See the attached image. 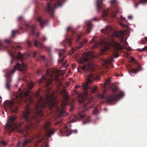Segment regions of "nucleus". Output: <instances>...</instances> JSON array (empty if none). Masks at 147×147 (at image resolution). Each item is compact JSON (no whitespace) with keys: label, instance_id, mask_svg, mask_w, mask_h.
<instances>
[{"label":"nucleus","instance_id":"nucleus-1","mask_svg":"<svg viewBox=\"0 0 147 147\" xmlns=\"http://www.w3.org/2000/svg\"><path fill=\"white\" fill-rule=\"evenodd\" d=\"M63 70L53 69H47L46 75L43 76L39 81V83H45L46 87L44 90L45 97L43 98L40 94L39 90L37 91L35 94V97L38 99L35 113L34 115L30 114L29 106L27 104L24 111L20 117L21 121L18 125L15 122L17 118L16 117H9V132L13 131L16 126L21 127L24 123V121L28 124L26 126L27 130L33 126L34 123H39L44 117L42 111L43 109L45 107H47L51 110H53L55 108L60 115L64 116L66 115L65 107L67 104V101L69 97L67 94L65 89L63 88L60 92V93L62 95L63 99L62 101L61 108L60 109L55 105V99L54 97L55 92H51V89L48 87L52 83L53 79L56 81L59 80V74L63 75L65 74V72Z\"/></svg>","mask_w":147,"mask_h":147},{"label":"nucleus","instance_id":"nucleus-2","mask_svg":"<svg viewBox=\"0 0 147 147\" xmlns=\"http://www.w3.org/2000/svg\"><path fill=\"white\" fill-rule=\"evenodd\" d=\"M33 100L29 95V91H22L16 95L14 100L5 101L4 103V107L5 109H9L12 112L17 113L19 105H22L24 103L28 101L32 103Z\"/></svg>","mask_w":147,"mask_h":147},{"label":"nucleus","instance_id":"nucleus-3","mask_svg":"<svg viewBox=\"0 0 147 147\" xmlns=\"http://www.w3.org/2000/svg\"><path fill=\"white\" fill-rule=\"evenodd\" d=\"M11 56L12 59L11 61V63H12L13 60H16V61L20 60L22 61V65H21L20 63H17L16 65L14 66V69L11 71L6 74V77L7 79L5 87L8 90L9 89L11 86V74L14 73L16 70H18L20 71H22V67L25 69L27 67V65L25 64L23 62V59L25 55H22L20 53H19L17 54V55L15 56L12 53L11 54Z\"/></svg>","mask_w":147,"mask_h":147},{"label":"nucleus","instance_id":"nucleus-4","mask_svg":"<svg viewBox=\"0 0 147 147\" xmlns=\"http://www.w3.org/2000/svg\"><path fill=\"white\" fill-rule=\"evenodd\" d=\"M113 31V29L111 27L108 26L105 29H103L101 30V32L102 33H105L108 34V36L111 37L110 39L111 41L113 40V38L114 37L119 38H120V41L124 42V46H126L128 44L126 41H125V32L122 31H115L113 33H111Z\"/></svg>","mask_w":147,"mask_h":147},{"label":"nucleus","instance_id":"nucleus-5","mask_svg":"<svg viewBox=\"0 0 147 147\" xmlns=\"http://www.w3.org/2000/svg\"><path fill=\"white\" fill-rule=\"evenodd\" d=\"M96 75L92 72H90L87 78V81L82 83V88L85 91L84 95L86 97L88 96L89 93L93 94L95 93L97 90V87L95 86L92 88H91L89 84L92 81L96 79Z\"/></svg>","mask_w":147,"mask_h":147},{"label":"nucleus","instance_id":"nucleus-6","mask_svg":"<svg viewBox=\"0 0 147 147\" xmlns=\"http://www.w3.org/2000/svg\"><path fill=\"white\" fill-rule=\"evenodd\" d=\"M47 1L48 0H45ZM51 1V0H49ZM65 0H58L55 4H54L51 2H48L46 7V10L50 13H53L55 9L62 6V1H64Z\"/></svg>","mask_w":147,"mask_h":147},{"label":"nucleus","instance_id":"nucleus-7","mask_svg":"<svg viewBox=\"0 0 147 147\" xmlns=\"http://www.w3.org/2000/svg\"><path fill=\"white\" fill-rule=\"evenodd\" d=\"M124 93L121 91L117 95L113 94L109 95L106 98V101L108 103H111L114 101H117L124 96Z\"/></svg>","mask_w":147,"mask_h":147},{"label":"nucleus","instance_id":"nucleus-8","mask_svg":"<svg viewBox=\"0 0 147 147\" xmlns=\"http://www.w3.org/2000/svg\"><path fill=\"white\" fill-rule=\"evenodd\" d=\"M50 123V122H47L44 124L43 126V129L49 137H50L51 135L53 134L55 132L54 129H53L51 128L49 126Z\"/></svg>","mask_w":147,"mask_h":147},{"label":"nucleus","instance_id":"nucleus-9","mask_svg":"<svg viewBox=\"0 0 147 147\" xmlns=\"http://www.w3.org/2000/svg\"><path fill=\"white\" fill-rule=\"evenodd\" d=\"M34 138H32L24 140L22 142L20 141H19L18 143V146H20L21 147H27V146L31 143L32 140L34 139Z\"/></svg>","mask_w":147,"mask_h":147},{"label":"nucleus","instance_id":"nucleus-10","mask_svg":"<svg viewBox=\"0 0 147 147\" xmlns=\"http://www.w3.org/2000/svg\"><path fill=\"white\" fill-rule=\"evenodd\" d=\"M25 26L27 28H29L30 29L31 33L32 35H36L37 36L39 35V33L36 34L35 31L36 29V24L29 25L28 24H25Z\"/></svg>","mask_w":147,"mask_h":147},{"label":"nucleus","instance_id":"nucleus-11","mask_svg":"<svg viewBox=\"0 0 147 147\" xmlns=\"http://www.w3.org/2000/svg\"><path fill=\"white\" fill-rule=\"evenodd\" d=\"M60 132L62 134L63 133L66 134H68L70 132V133H77V130H71L69 131L67 127L65 125H64L63 127H62V129H59Z\"/></svg>","mask_w":147,"mask_h":147},{"label":"nucleus","instance_id":"nucleus-12","mask_svg":"<svg viewBox=\"0 0 147 147\" xmlns=\"http://www.w3.org/2000/svg\"><path fill=\"white\" fill-rule=\"evenodd\" d=\"M37 22L40 27L42 28L47 24L48 21L46 19H37Z\"/></svg>","mask_w":147,"mask_h":147},{"label":"nucleus","instance_id":"nucleus-13","mask_svg":"<svg viewBox=\"0 0 147 147\" xmlns=\"http://www.w3.org/2000/svg\"><path fill=\"white\" fill-rule=\"evenodd\" d=\"M85 25L86 27V30L87 32L89 33L90 32L91 30L92 27V25L90 21H87L85 22Z\"/></svg>","mask_w":147,"mask_h":147},{"label":"nucleus","instance_id":"nucleus-14","mask_svg":"<svg viewBox=\"0 0 147 147\" xmlns=\"http://www.w3.org/2000/svg\"><path fill=\"white\" fill-rule=\"evenodd\" d=\"M85 117V115L84 114L82 115L81 114H78L76 115L74 119H73L71 120L72 122H74L76 121L77 120H80L82 119Z\"/></svg>","mask_w":147,"mask_h":147},{"label":"nucleus","instance_id":"nucleus-15","mask_svg":"<svg viewBox=\"0 0 147 147\" xmlns=\"http://www.w3.org/2000/svg\"><path fill=\"white\" fill-rule=\"evenodd\" d=\"M135 64L138 66V68H132L131 69V71H129V74L131 73H132L134 74H136L138 71L140 70L141 69V67L137 63L135 62Z\"/></svg>","mask_w":147,"mask_h":147},{"label":"nucleus","instance_id":"nucleus-16","mask_svg":"<svg viewBox=\"0 0 147 147\" xmlns=\"http://www.w3.org/2000/svg\"><path fill=\"white\" fill-rule=\"evenodd\" d=\"M97 9L98 11L99 9H100L101 7L103 6V4L102 3V0H97Z\"/></svg>","mask_w":147,"mask_h":147},{"label":"nucleus","instance_id":"nucleus-17","mask_svg":"<svg viewBox=\"0 0 147 147\" xmlns=\"http://www.w3.org/2000/svg\"><path fill=\"white\" fill-rule=\"evenodd\" d=\"M34 44L36 47H40L42 48H44V47L42 43L36 40H34Z\"/></svg>","mask_w":147,"mask_h":147},{"label":"nucleus","instance_id":"nucleus-18","mask_svg":"<svg viewBox=\"0 0 147 147\" xmlns=\"http://www.w3.org/2000/svg\"><path fill=\"white\" fill-rule=\"evenodd\" d=\"M64 43H66L71 46V45L72 41L71 39L70 38H66L65 40L64 41Z\"/></svg>","mask_w":147,"mask_h":147},{"label":"nucleus","instance_id":"nucleus-19","mask_svg":"<svg viewBox=\"0 0 147 147\" xmlns=\"http://www.w3.org/2000/svg\"><path fill=\"white\" fill-rule=\"evenodd\" d=\"M108 12V9H106L102 11V17L105 18L107 17V13Z\"/></svg>","mask_w":147,"mask_h":147},{"label":"nucleus","instance_id":"nucleus-20","mask_svg":"<svg viewBox=\"0 0 147 147\" xmlns=\"http://www.w3.org/2000/svg\"><path fill=\"white\" fill-rule=\"evenodd\" d=\"M66 57V56H64L62 58H60L59 60V63L62 62V66H65V64L67 62L66 61H63V60H64V58Z\"/></svg>","mask_w":147,"mask_h":147},{"label":"nucleus","instance_id":"nucleus-21","mask_svg":"<svg viewBox=\"0 0 147 147\" xmlns=\"http://www.w3.org/2000/svg\"><path fill=\"white\" fill-rule=\"evenodd\" d=\"M116 49L118 50H121L122 49V46L118 42L115 43Z\"/></svg>","mask_w":147,"mask_h":147},{"label":"nucleus","instance_id":"nucleus-22","mask_svg":"<svg viewBox=\"0 0 147 147\" xmlns=\"http://www.w3.org/2000/svg\"><path fill=\"white\" fill-rule=\"evenodd\" d=\"M82 69L83 70L86 71H90V70L89 65H84L82 67Z\"/></svg>","mask_w":147,"mask_h":147},{"label":"nucleus","instance_id":"nucleus-23","mask_svg":"<svg viewBox=\"0 0 147 147\" xmlns=\"http://www.w3.org/2000/svg\"><path fill=\"white\" fill-rule=\"evenodd\" d=\"M110 80L109 79L106 80H105V82L103 86H104V88L105 89L104 90V92H105L106 90H105V88H106V86L107 85V84L110 82Z\"/></svg>","mask_w":147,"mask_h":147},{"label":"nucleus","instance_id":"nucleus-24","mask_svg":"<svg viewBox=\"0 0 147 147\" xmlns=\"http://www.w3.org/2000/svg\"><path fill=\"white\" fill-rule=\"evenodd\" d=\"M146 3H147V0H140V2L138 3L135 5V7H137L138 4L140 3L144 4Z\"/></svg>","mask_w":147,"mask_h":147},{"label":"nucleus","instance_id":"nucleus-25","mask_svg":"<svg viewBox=\"0 0 147 147\" xmlns=\"http://www.w3.org/2000/svg\"><path fill=\"white\" fill-rule=\"evenodd\" d=\"M17 34H19L20 32L17 30H13L12 31L11 36H14Z\"/></svg>","mask_w":147,"mask_h":147},{"label":"nucleus","instance_id":"nucleus-26","mask_svg":"<svg viewBox=\"0 0 147 147\" xmlns=\"http://www.w3.org/2000/svg\"><path fill=\"white\" fill-rule=\"evenodd\" d=\"M111 89L113 92H115L117 89V87L116 86H114L111 87Z\"/></svg>","mask_w":147,"mask_h":147},{"label":"nucleus","instance_id":"nucleus-27","mask_svg":"<svg viewBox=\"0 0 147 147\" xmlns=\"http://www.w3.org/2000/svg\"><path fill=\"white\" fill-rule=\"evenodd\" d=\"M6 48V47L2 44L1 41H0V50H3Z\"/></svg>","mask_w":147,"mask_h":147},{"label":"nucleus","instance_id":"nucleus-28","mask_svg":"<svg viewBox=\"0 0 147 147\" xmlns=\"http://www.w3.org/2000/svg\"><path fill=\"white\" fill-rule=\"evenodd\" d=\"M98 113V109L96 107L94 108V109L93 112V114L96 115Z\"/></svg>","mask_w":147,"mask_h":147},{"label":"nucleus","instance_id":"nucleus-29","mask_svg":"<svg viewBox=\"0 0 147 147\" xmlns=\"http://www.w3.org/2000/svg\"><path fill=\"white\" fill-rule=\"evenodd\" d=\"M38 60H42L43 61H45V58L44 56L40 55L38 58Z\"/></svg>","mask_w":147,"mask_h":147},{"label":"nucleus","instance_id":"nucleus-30","mask_svg":"<svg viewBox=\"0 0 147 147\" xmlns=\"http://www.w3.org/2000/svg\"><path fill=\"white\" fill-rule=\"evenodd\" d=\"M65 51V49H63L61 50V51L59 52V57H61L64 54Z\"/></svg>","mask_w":147,"mask_h":147},{"label":"nucleus","instance_id":"nucleus-31","mask_svg":"<svg viewBox=\"0 0 147 147\" xmlns=\"http://www.w3.org/2000/svg\"><path fill=\"white\" fill-rule=\"evenodd\" d=\"M5 42L8 45H9L11 43V41L8 39H5L4 40Z\"/></svg>","mask_w":147,"mask_h":147},{"label":"nucleus","instance_id":"nucleus-32","mask_svg":"<svg viewBox=\"0 0 147 147\" xmlns=\"http://www.w3.org/2000/svg\"><path fill=\"white\" fill-rule=\"evenodd\" d=\"M123 48L128 51H130L131 50V48L129 47L123 46Z\"/></svg>","mask_w":147,"mask_h":147},{"label":"nucleus","instance_id":"nucleus-33","mask_svg":"<svg viewBox=\"0 0 147 147\" xmlns=\"http://www.w3.org/2000/svg\"><path fill=\"white\" fill-rule=\"evenodd\" d=\"M34 86V84L32 83H31L28 85V88L30 90Z\"/></svg>","mask_w":147,"mask_h":147},{"label":"nucleus","instance_id":"nucleus-34","mask_svg":"<svg viewBox=\"0 0 147 147\" xmlns=\"http://www.w3.org/2000/svg\"><path fill=\"white\" fill-rule=\"evenodd\" d=\"M69 31H73V28L71 26L68 27L67 30V32H68Z\"/></svg>","mask_w":147,"mask_h":147},{"label":"nucleus","instance_id":"nucleus-35","mask_svg":"<svg viewBox=\"0 0 147 147\" xmlns=\"http://www.w3.org/2000/svg\"><path fill=\"white\" fill-rule=\"evenodd\" d=\"M90 121V117H88V119L86 120V121L84 122L83 123V124H84L86 123H88Z\"/></svg>","mask_w":147,"mask_h":147},{"label":"nucleus","instance_id":"nucleus-36","mask_svg":"<svg viewBox=\"0 0 147 147\" xmlns=\"http://www.w3.org/2000/svg\"><path fill=\"white\" fill-rule=\"evenodd\" d=\"M96 38V37L95 36L91 40V42H94V43H96L97 42L96 40L95 39V38Z\"/></svg>","mask_w":147,"mask_h":147},{"label":"nucleus","instance_id":"nucleus-37","mask_svg":"<svg viewBox=\"0 0 147 147\" xmlns=\"http://www.w3.org/2000/svg\"><path fill=\"white\" fill-rule=\"evenodd\" d=\"M41 39L44 42L47 40V38L45 36H42V38Z\"/></svg>","mask_w":147,"mask_h":147},{"label":"nucleus","instance_id":"nucleus-38","mask_svg":"<svg viewBox=\"0 0 147 147\" xmlns=\"http://www.w3.org/2000/svg\"><path fill=\"white\" fill-rule=\"evenodd\" d=\"M22 80L26 81H28V80H29V78H28V77L26 76L24 77L23 78Z\"/></svg>","mask_w":147,"mask_h":147},{"label":"nucleus","instance_id":"nucleus-39","mask_svg":"<svg viewBox=\"0 0 147 147\" xmlns=\"http://www.w3.org/2000/svg\"><path fill=\"white\" fill-rule=\"evenodd\" d=\"M27 44L29 47H30L31 46V44L30 41L29 40H28L27 42Z\"/></svg>","mask_w":147,"mask_h":147},{"label":"nucleus","instance_id":"nucleus-40","mask_svg":"<svg viewBox=\"0 0 147 147\" xmlns=\"http://www.w3.org/2000/svg\"><path fill=\"white\" fill-rule=\"evenodd\" d=\"M78 101L79 103H82L84 102V100L83 98L81 99H80L78 100Z\"/></svg>","mask_w":147,"mask_h":147},{"label":"nucleus","instance_id":"nucleus-41","mask_svg":"<svg viewBox=\"0 0 147 147\" xmlns=\"http://www.w3.org/2000/svg\"><path fill=\"white\" fill-rule=\"evenodd\" d=\"M83 35V34L81 33L80 35H79V36L77 38V41H78V40H80V38H81V36Z\"/></svg>","mask_w":147,"mask_h":147},{"label":"nucleus","instance_id":"nucleus-42","mask_svg":"<svg viewBox=\"0 0 147 147\" xmlns=\"http://www.w3.org/2000/svg\"><path fill=\"white\" fill-rule=\"evenodd\" d=\"M1 143L2 145L4 146H5L6 145V143L4 141H1Z\"/></svg>","mask_w":147,"mask_h":147},{"label":"nucleus","instance_id":"nucleus-43","mask_svg":"<svg viewBox=\"0 0 147 147\" xmlns=\"http://www.w3.org/2000/svg\"><path fill=\"white\" fill-rule=\"evenodd\" d=\"M37 73L38 74H42V71L41 70H38L37 71Z\"/></svg>","mask_w":147,"mask_h":147},{"label":"nucleus","instance_id":"nucleus-44","mask_svg":"<svg viewBox=\"0 0 147 147\" xmlns=\"http://www.w3.org/2000/svg\"><path fill=\"white\" fill-rule=\"evenodd\" d=\"M61 122L62 121H57L55 123V125H56L59 124H60Z\"/></svg>","mask_w":147,"mask_h":147},{"label":"nucleus","instance_id":"nucleus-45","mask_svg":"<svg viewBox=\"0 0 147 147\" xmlns=\"http://www.w3.org/2000/svg\"><path fill=\"white\" fill-rule=\"evenodd\" d=\"M45 49L48 51H50V49L49 47H45Z\"/></svg>","mask_w":147,"mask_h":147},{"label":"nucleus","instance_id":"nucleus-46","mask_svg":"<svg viewBox=\"0 0 147 147\" xmlns=\"http://www.w3.org/2000/svg\"><path fill=\"white\" fill-rule=\"evenodd\" d=\"M37 54L35 52H34L33 53V56L34 57H36Z\"/></svg>","mask_w":147,"mask_h":147},{"label":"nucleus","instance_id":"nucleus-47","mask_svg":"<svg viewBox=\"0 0 147 147\" xmlns=\"http://www.w3.org/2000/svg\"><path fill=\"white\" fill-rule=\"evenodd\" d=\"M49 145L47 144H45L42 147H48Z\"/></svg>","mask_w":147,"mask_h":147},{"label":"nucleus","instance_id":"nucleus-48","mask_svg":"<svg viewBox=\"0 0 147 147\" xmlns=\"http://www.w3.org/2000/svg\"><path fill=\"white\" fill-rule=\"evenodd\" d=\"M87 40H85L84 41L82 42L81 43V44H82V46H83V45H82V44H83V43H84L86 42H87Z\"/></svg>","mask_w":147,"mask_h":147},{"label":"nucleus","instance_id":"nucleus-49","mask_svg":"<svg viewBox=\"0 0 147 147\" xmlns=\"http://www.w3.org/2000/svg\"><path fill=\"white\" fill-rule=\"evenodd\" d=\"M118 56V54L117 53L114 55V57H117Z\"/></svg>","mask_w":147,"mask_h":147},{"label":"nucleus","instance_id":"nucleus-50","mask_svg":"<svg viewBox=\"0 0 147 147\" xmlns=\"http://www.w3.org/2000/svg\"><path fill=\"white\" fill-rule=\"evenodd\" d=\"M100 97L102 98H103L104 97V95L102 94V95H100Z\"/></svg>","mask_w":147,"mask_h":147},{"label":"nucleus","instance_id":"nucleus-51","mask_svg":"<svg viewBox=\"0 0 147 147\" xmlns=\"http://www.w3.org/2000/svg\"><path fill=\"white\" fill-rule=\"evenodd\" d=\"M112 17H115V14L112 13Z\"/></svg>","mask_w":147,"mask_h":147},{"label":"nucleus","instance_id":"nucleus-52","mask_svg":"<svg viewBox=\"0 0 147 147\" xmlns=\"http://www.w3.org/2000/svg\"><path fill=\"white\" fill-rule=\"evenodd\" d=\"M128 18H133V16L131 15H129L128 16Z\"/></svg>","mask_w":147,"mask_h":147},{"label":"nucleus","instance_id":"nucleus-53","mask_svg":"<svg viewBox=\"0 0 147 147\" xmlns=\"http://www.w3.org/2000/svg\"><path fill=\"white\" fill-rule=\"evenodd\" d=\"M120 24L121 26H122L123 27H124L125 26V25L122 24L121 23H120Z\"/></svg>","mask_w":147,"mask_h":147},{"label":"nucleus","instance_id":"nucleus-54","mask_svg":"<svg viewBox=\"0 0 147 147\" xmlns=\"http://www.w3.org/2000/svg\"><path fill=\"white\" fill-rule=\"evenodd\" d=\"M17 48L18 49H21V47L20 46H19V45H17Z\"/></svg>","mask_w":147,"mask_h":147},{"label":"nucleus","instance_id":"nucleus-55","mask_svg":"<svg viewBox=\"0 0 147 147\" xmlns=\"http://www.w3.org/2000/svg\"><path fill=\"white\" fill-rule=\"evenodd\" d=\"M115 0H111V3H113V2H115Z\"/></svg>","mask_w":147,"mask_h":147},{"label":"nucleus","instance_id":"nucleus-56","mask_svg":"<svg viewBox=\"0 0 147 147\" xmlns=\"http://www.w3.org/2000/svg\"><path fill=\"white\" fill-rule=\"evenodd\" d=\"M79 87H80V86H78L76 85L75 86V88H79Z\"/></svg>","mask_w":147,"mask_h":147},{"label":"nucleus","instance_id":"nucleus-57","mask_svg":"<svg viewBox=\"0 0 147 147\" xmlns=\"http://www.w3.org/2000/svg\"><path fill=\"white\" fill-rule=\"evenodd\" d=\"M74 51V49H72L71 51V53H73Z\"/></svg>","mask_w":147,"mask_h":147},{"label":"nucleus","instance_id":"nucleus-58","mask_svg":"<svg viewBox=\"0 0 147 147\" xmlns=\"http://www.w3.org/2000/svg\"><path fill=\"white\" fill-rule=\"evenodd\" d=\"M134 58H132L131 59V61H132L133 62L134 61Z\"/></svg>","mask_w":147,"mask_h":147},{"label":"nucleus","instance_id":"nucleus-59","mask_svg":"<svg viewBox=\"0 0 147 147\" xmlns=\"http://www.w3.org/2000/svg\"><path fill=\"white\" fill-rule=\"evenodd\" d=\"M23 17L22 16H20L19 17V18H20V19L22 18Z\"/></svg>","mask_w":147,"mask_h":147},{"label":"nucleus","instance_id":"nucleus-60","mask_svg":"<svg viewBox=\"0 0 147 147\" xmlns=\"http://www.w3.org/2000/svg\"><path fill=\"white\" fill-rule=\"evenodd\" d=\"M4 46L6 47V48L4 49H7L8 48V47H9V46H5L4 45Z\"/></svg>","mask_w":147,"mask_h":147},{"label":"nucleus","instance_id":"nucleus-61","mask_svg":"<svg viewBox=\"0 0 147 147\" xmlns=\"http://www.w3.org/2000/svg\"><path fill=\"white\" fill-rule=\"evenodd\" d=\"M94 48H95V46H93V47H92V49H94Z\"/></svg>","mask_w":147,"mask_h":147},{"label":"nucleus","instance_id":"nucleus-62","mask_svg":"<svg viewBox=\"0 0 147 147\" xmlns=\"http://www.w3.org/2000/svg\"><path fill=\"white\" fill-rule=\"evenodd\" d=\"M69 84V82H67V85H68Z\"/></svg>","mask_w":147,"mask_h":147},{"label":"nucleus","instance_id":"nucleus-63","mask_svg":"<svg viewBox=\"0 0 147 147\" xmlns=\"http://www.w3.org/2000/svg\"><path fill=\"white\" fill-rule=\"evenodd\" d=\"M107 108H105V109H104V110H105V111H107Z\"/></svg>","mask_w":147,"mask_h":147},{"label":"nucleus","instance_id":"nucleus-64","mask_svg":"<svg viewBox=\"0 0 147 147\" xmlns=\"http://www.w3.org/2000/svg\"><path fill=\"white\" fill-rule=\"evenodd\" d=\"M90 54V53L89 52V53H87V54L88 55H89Z\"/></svg>","mask_w":147,"mask_h":147}]
</instances>
